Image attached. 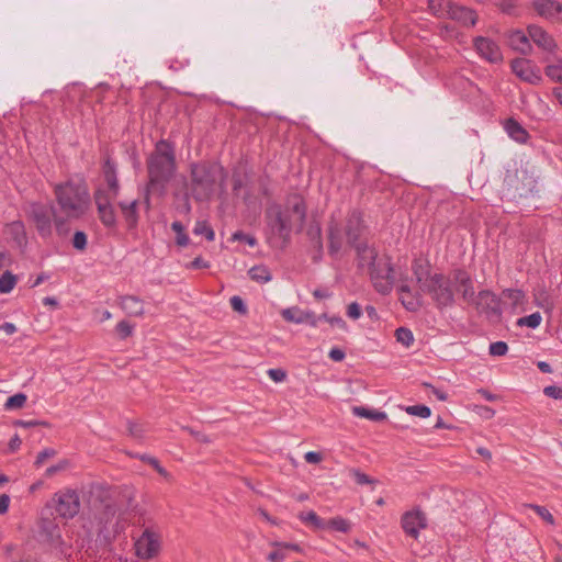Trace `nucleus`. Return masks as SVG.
I'll return each instance as SVG.
<instances>
[{"label": "nucleus", "instance_id": "nucleus-1", "mask_svg": "<svg viewBox=\"0 0 562 562\" xmlns=\"http://www.w3.org/2000/svg\"><path fill=\"white\" fill-rule=\"evenodd\" d=\"M413 273L419 290L428 293L438 307H447L453 303L452 284L451 280L440 273H430V267L427 261L417 259L412 266Z\"/></svg>", "mask_w": 562, "mask_h": 562}, {"label": "nucleus", "instance_id": "nucleus-2", "mask_svg": "<svg viewBox=\"0 0 562 562\" xmlns=\"http://www.w3.org/2000/svg\"><path fill=\"white\" fill-rule=\"evenodd\" d=\"M149 187L165 189L176 172V156L172 145L167 140H159L155 150L147 160Z\"/></svg>", "mask_w": 562, "mask_h": 562}, {"label": "nucleus", "instance_id": "nucleus-3", "mask_svg": "<svg viewBox=\"0 0 562 562\" xmlns=\"http://www.w3.org/2000/svg\"><path fill=\"white\" fill-rule=\"evenodd\" d=\"M58 206L66 220H76L87 213L90 195L83 182L68 181L55 187Z\"/></svg>", "mask_w": 562, "mask_h": 562}, {"label": "nucleus", "instance_id": "nucleus-4", "mask_svg": "<svg viewBox=\"0 0 562 562\" xmlns=\"http://www.w3.org/2000/svg\"><path fill=\"white\" fill-rule=\"evenodd\" d=\"M269 225L280 237L288 239L294 223L302 224L306 216V207L302 196L292 195L288 199L284 209L272 205L267 211Z\"/></svg>", "mask_w": 562, "mask_h": 562}, {"label": "nucleus", "instance_id": "nucleus-5", "mask_svg": "<svg viewBox=\"0 0 562 562\" xmlns=\"http://www.w3.org/2000/svg\"><path fill=\"white\" fill-rule=\"evenodd\" d=\"M363 229V221L361 213L352 211L346 218V223L341 224L334 217L331 218L328 227V250L331 256H337L342 249L344 236H346L348 244L353 245Z\"/></svg>", "mask_w": 562, "mask_h": 562}, {"label": "nucleus", "instance_id": "nucleus-6", "mask_svg": "<svg viewBox=\"0 0 562 562\" xmlns=\"http://www.w3.org/2000/svg\"><path fill=\"white\" fill-rule=\"evenodd\" d=\"M191 191L196 200H209L215 191L221 168L209 162L191 165Z\"/></svg>", "mask_w": 562, "mask_h": 562}, {"label": "nucleus", "instance_id": "nucleus-7", "mask_svg": "<svg viewBox=\"0 0 562 562\" xmlns=\"http://www.w3.org/2000/svg\"><path fill=\"white\" fill-rule=\"evenodd\" d=\"M133 550L142 561H151L160 557L164 550V536L156 526H146L138 536L133 537Z\"/></svg>", "mask_w": 562, "mask_h": 562}, {"label": "nucleus", "instance_id": "nucleus-8", "mask_svg": "<svg viewBox=\"0 0 562 562\" xmlns=\"http://www.w3.org/2000/svg\"><path fill=\"white\" fill-rule=\"evenodd\" d=\"M368 272L370 274L371 282L378 292L387 294L392 291L394 285V270L389 256H380L375 266Z\"/></svg>", "mask_w": 562, "mask_h": 562}, {"label": "nucleus", "instance_id": "nucleus-9", "mask_svg": "<svg viewBox=\"0 0 562 562\" xmlns=\"http://www.w3.org/2000/svg\"><path fill=\"white\" fill-rule=\"evenodd\" d=\"M52 503L57 515L65 519L74 518L80 512V497L76 490L64 488L56 492Z\"/></svg>", "mask_w": 562, "mask_h": 562}, {"label": "nucleus", "instance_id": "nucleus-10", "mask_svg": "<svg viewBox=\"0 0 562 562\" xmlns=\"http://www.w3.org/2000/svg\"><path fill=\"white\" fill-rule=\"evenodd\" d=\"M55 218V225L58 231L61 229L64 225V220L58 217L55 213L53 207L41 205V204H33L31 206V218L38 232V234L42 237H48L52 234V217Z\"/></svg>", "mask_w": 562, "mask_h": 562}, {"label": "nucleus", "instance_id": "nucleus-11", "mask_svg": "<svg viewBox=\"0 0 562 562\" xmlns=\"http://www.w3.org/2000/svg\"><path fill=\"white\" fill-rule=\"evenodd\" d=\"M401 526L407 536L417 539L419 532L427 527L426 515L419 508L408 510L402 515Z\"/></svg>", "mask_w": 562, "mask_h": 562}, {"label": "nucleus", "instance_id": "nucleus-12", "mask_svg": "<svg viewBox=\"0 0 562 562\" xmlns=\"http://www.w3.org/2000/svg\"><path fill=\"white\" fill-rule=\"evenodd\" d=\"M513 72L521 80L539 85L542 81L540 69L529 59L516 58L512 61Z\"/></svg>", "mask_w": 562, "mask_h": 562}, {"label": "nucleus", "instance_id": "nucleus-13", "mask_svg": "<svg viewBox=\"0 0 562 562\" xmlns=\"http://www.w3.org/2000/svg\"><path fill=\"white\" fill-rule=\"evenodd\" d=\"M473 46L480 57L486 61L491 64H498L503 61V53L497 43L492 38L477 36L473 38Z\"/></svg>", "mask_w": 562, "mask_h": 562}, {"label": "nucleus", "instance_id": "nucleus-14", "mask_svg": "<svg viewBox=\"0 0 562 562\" xmlns=\"http://www.w3.org/2000/svg\"><path fill=\"white\" fill-rule=\"evenodd\" d=\"M110 199H112L111 195L104 194L102 190H98L94 193V201L97 204L99 218L108 227L113 226L116 222Z\"/></svg>", "mask_w": 562, "mask_h": 562}, {"label": "nucleus", "instance_id": "nucleus-15", "mask_svg": "<svg viewBox=\"0 0 562 562\" xmlns=\"http://www.w3.org/2000/svg\"><path fill=\"white\" fill-rule=\"evenodd\" d=\"M528 35L530 40L543 52L554 53L558 48V45L554 38L544 31L541 26L538 25H529L527 27Z\"/></svg>", "mask_w": 562, "mask_h": 562}, {"label": "nucleus", "instance_id": "nucleus-16", "mask_svg": "<svg viewBox=\"0 0 562 562\" xmlns=\"http://www.w3.org/2000/svg\"><path fill=\"white\" fill-rule=\"evenodd\" d=\"M532 8L543 19L562 21V3L552 0H533Z\"/></svg>", "mask_w": 562, "mask_h": 562}, {"label": "nucleus", "instance_id": "nucleus-17", "mask_svg": "<svg viewBox=\"0 0 562 562\" xmlns=\"http://www.w3.org/2000/svg\"><path fill=\"white\" fill-rule=\"evenodd\" d=\"M473 305L480 313L498 314L501 312V303L498 297L491 291H481L473 302Z\"/></svg>", "mask_w": 562, "mask_h": 562}, {"label": "nucleus", "instance_id": "nucleus-18", "mask_svg": "<svg viewBox=\"0 0 562 562\" xmlns=\"http://www.w3.org/2000/svg\"><path fill=\"white\" fill-rule=\"evenodd\" d=\"M102 172L109 188V195H111V198H116L119 194L120 184L116 176V165L111 160L110 157L104 159Z\"/></svg>", "mask_w": 562, "mask_h": 562}, {"label": "nucleus", "instance_id": "nucleus-19", "mask_svg": "<svg viewBox=\"0 0 562 562\" xmlns=\"http://www.w3.org/2000/svg\"><path fill=\"white\" fill-rule=\"evenodd\" d=\"M529 40V35L520 30L510 31L507 35L508 45L524 55L530 54L532 50Z\"/></svg>", "mask_w": 562, "mask_h": 562}, {"label": "nucleus", "instance_id": "nucleus-20", "mask_svg": "<svg viewBox=\"0 0 562 562\" xmlns=\"http://www.w3.org/2000/svg\"><path fill=\"white\" fill-rule=\"evenodd\" d=\"M448 19L457 21L464 26H473L476 23L477 15L473 10L453 3Z\"/></svg>", "mask_w": 562, "mask_h": 562}, {"label": "nucleus", "instance_id": "nucleus-21", "mask_svg": "<svg viewBox=\"0 0 562 562\" xmlns=\"http://www.w3.org/2000/svg\"><path fill=\"white\" fill-rule=\"evenodd\" d=\"M398 291L400 300L407 311L416 312L422 307L420 294H413L405 281L398 286Z\"/></svg>", "mask_w": 562, "mask_h": 562}, {"label": "nucleus", "instance_id": "nucleus-22", "mask_svg": "<svg viewBox=\"0 0 562 562\" xmlns=\"http://www.w3.org/2000/svg\"><path fill=\"white\" fill-rule=\"evenodd\" d=\"M358 265L360 268H367L368 271L375 266L380 259L374 248L369 247L366 244L357 245Z\"/></svg>", "mask_w": 562, "mask_h": 562}, {"label": "nucleus", "instance_id": "nucleus-23", "mask_svg": "<svg viewBox=\"0 0 562 562\" xmlns=\"http://www.w3.org/2000/svg\"><path fill=\"white\" fill-rule=\"evenodd\" d=\"M454 283L459 285V290L462 292L463 299L473 304L475 300L474 290L472 286V281L467 272L462 270H458L453 274Z\"/></svg>", "mask_w": 562, "mask_h": 562}, {"label": "nucleus", "instance_id": "nucleus-24", "mask_svg": "<svg viewBox=\"0 0 562 562\" xmlns=\"http://www.w3.org/2000/svg\"><path fill=\"white\" fill-rule=\"evenodd\" d=\"M120 305L124 312L131 316H142L144 314V304L140 299L134 295H125L120 300Z\"/></svg>", "mask_w": 562, "mask_h": 562}, {"label": "nucleus", "instance_id": "nucleus-25", "mask_svg": "<svg viewBox=\"0 0 562 562\" xmlns=\"http://www.w3.org/2000/svg\"><path fill=\"white\" fill-rule=\"evenodd\" d=\"M120 207H121L122 214L124 216V220L127 223V226L130 228L136 227L137 222H138L137 201L134 200L130 203L121 202Z\"/></svg>", "mask_w": 562, "mask_h": 562}, {"label": "nucleus", "instance_id": "nucleus-26", "mask_svg": "<svg viewBox=\"0 0 562 562\" xmlns=\"http://www.w3.org/2000/svg\"><path fill=\"white\" fill-rule=\"evenodd\" d=\"M507 134L518 143H526L529 135L528 132L515 120H508L505 124Z\"/></svg>", "mask_w": 562, "mask_h": 562}, {"label": "nucleus", "instance_id": "nucleus-27", "mask_svg": "<svg viewBox=\"0 0 562 562\" xmlns=\"http://www.w3.org/2000/svg\"><path fill=\"white\" fill-rule=\"evenodd\" d=\"M352 413L357 417L367 418L373 422H383L387 419L386 413L376 409H371L364 406L352 407Z\"/></svg>", "mask_w": 562, "mask_h": 562}, {"label": "nucleus", "instance_id": "nucleus-28", "mask_svg": "<svg viewBox=\"0 0 562 562\" xmlns=\"http://www.w3.org/2000/svg\"><path fill=\"white\" fill-rule=\"evenodd\" d=\"M452 4L450 0H428L430 12L438 18H448Z\"/></svg>", "mask_w": 562, "mask_h": 562}, {"label": "nucleus", "instance_id": "nucleus-29", "mask_svg": "<svg viewBox=\"0 0 562 562\" xmlns=\"http://www.w3.org/2000/svg\"><path fill=\"white\" fill-rule=\"evenodd\" d=\"M544 74L552 81L562 85V59L557 58L551 63H548L544 67Z\"/></svg>", "mask_w": 562, "mask_h": 562}, {"label": "nucleus", "instance_id": "nucleus-30", "mask_svg": "<svg viewBox=\"0 0 562 562\" xmlns=\"http://www.w3.org/2000/svg\"><path fill=\"white\" fill-rule=\"evenodd\" d=\"M521 508H530L532 509L541 519H543L548 525L550 526H554L555 525V519L553 517V515L549 512V509L544 506H540V505H537V504H529V503H525V504H521Z\"/></svg>", "mask_w": 562, "mask_h": 562}, {"label": "nucleus", "instance_id": "nucleus-31", "mask_svg": "<svg viewBox=\"0 0 562 562\" xmlns=\"http://www.w3.org/2000/svg\"><path fill=\"white\" fill-rule=\"evenodd\" d=\"M299 519L302 522L312 525L315 529L326 528V521H324L314 510L300 513Z\"/></svg>", "mask_w": 562, "mask_h": 562}, {"label": "nucleus", "instance_id": "nucleus-32", "mask_svg": "<svg viewBox=\"0 0 562 562\" xmlns=\"http://www.w3.org/2000/svg\"><path fill=\"white\" fill-rule=\"evenodd\" d=\"M326 528L333 529L342 533H348L351 530V522L340 516H336L326 521Z\"/></svg>", "mask_w": 562, "mask_h": 562}, {"label": "nucleus", "instance_id": "nucleus-33", "mask_svg": "<svg viewBox=\"0 0 562 562\" xmlns=\"http://www.w3.org/2000/svg\"><path fill=\"white\" fill-rule=\"evenodd\" d=\"M249 277L251 280L257 281L259 283H266L271 280V273L266 266H255L249 270Z\"/></svg>", "mask_w": 562, "mask_h": 562}, {"label": "nucleus", "instance_id": "nucleus-34", "mask_svg": "<svg viewBox=\"0 0 562 562\" xmlns=\"http://www.w3.org/2000/svg\"><path fill=\"white\" fill-rule=\"evenodd\" d=\"M193 234L196 236H204L209 241H212L215 238V233L206 221H198L194 225Z\"/></svg>", "mask_w": 562, "mask_h": 562}, {"label": "nucleus", "instance_id": "nucleus-35", "mask_svg": "<svg viewBox=\"0 0 562 562\" xmlns=\"http://www.w3.org/2000/svg\"><path fill=\"white\" fill-rule=\"evenodd\" d=\"M171 229L176 233V244L179 246V247H187L190 243V238L188 236V234L186 233L184 231V226L176 221L171 224Z\"/></svg>", "mask_w": 562, "mask_h": 562}, {"label": "nucleus", "instance_id": "nucleus-36", "mask_svg": "<svg viewBox=\"0 0 562 562\" xmlns=\"http://www.w3.org/2000/svg\"><path fill=\"white\" fill-rule=\"evenodd\" d=\"M16 283V277L10 271H5L0 277V293H9L13 290Z\"/></svg>", "mask_w": 562, "mask_h": 562}, {"label": "nucleus", "instance_id": "nucleus-37", "mask_svg": "<svg viewBox=\"0 0 562 562\" xmlns=\"http://www.w3.org/2000/svg\"><path fill=\"white\" fill-rule=\"evenodd\" d=\"M396 340L405 347H411L414 342V335L411 329L400 327L395 331Z\"/></svg>", "mask_w": 562, "mask_h": 562}, {"label": "nucleus", "instance_id": "nucleus-38", "mask_svg": "<svg viewBox=\"0 0 562 562\" xmlns=\"http://www.w3.org/2000/svg\"><path fill=\"white\" fill-rule=\"evenodd\" d=\"M26 400H27V397L24 393H16L7 400L4 407H5V409L22 408L25 405Z\"/></svg>", "mask_w": 562, "mask_h": 562}, {"label": "nucleus", "instance_id": "nucleus-39", "mask_svg": "<svg viewBox=\"0 0 562 562\" xmlns=\"http://www.w3.org/2000/svg\"><path fill=\"white\" fill-rule=\"evenodd\" d=\"M542 321V316L539 312L532 313L528 316L521 317L517 321L518 326H527L530 328H537Z\"/></svg>", "mask_w": 562, "mask_h": 562}, {"label": "nucleus", "instance_id": "nucleus-40", "mask_svg": "<svg viewBox=\"0 0 562 562\" xmlns=\"http://www.w3.org/2000/svg\"><path fill=\"white\" fill-rule=\"evenodd\" d=\"M404 411L412 416L420 418H428L431 415V409L426 405H411L406 406Z\"/></svg>", "mask_w": 562, "mask_h": 562}, {"label": "nucleus", "instance_id": "nucleus-41", "mask_svg": "<svg viewBox=\"0 0 562 562\" xmlns=\"http://www.w3.org/2000/svg\"><path fill=\"white\" fill-rule=\"evenodd\" d=\"M140 460L149 463L161 476H164L166 479L170 477V474L167 472V470L165 468H162L159 464V461L156 458L150 457V456H142Z\"/></svg>", "mask_w": 562, "mask_h": 562}, {"label": "nucleus", "instance_id": "nucleus-42", "mask_svg": "<svg viewBox=\"0 0 562 562\" xmlns=\"http://www.w3.org/2000/svg\"><path fill=\"white\" fill-rule=\"evenodd\" d=\"M134 327L126 321H121L116 325V331L121 339L132 336Z\"/></svg>", "mask_w": 562, "mask_h": 562}, {"label": "nucleus", "instance_id": "nucleus-43", "mask_svg": "<svg viewBox=\"0 0 562 562\" xmlns=\"http://www.w3.org/2000/svg\"><path fill=\"white\" fill-rule=\"evenodd\" d=\"M69 467L68 460H60L58 463L46 469L45 475L47 477L54 476L56 473L66 470Z\"/></svg>", "mask_w": 562, "mask_h": 562}, {"label": "nucleus", "instance_id": "nucleus-44", "mask_svg": "<svg viewBox=\"0 0 562 562\" xmlns=\"http://www.w3.org/2000/svg\"><path fill=\"white\" fill-rule=\"evenodd\" d=\"M508 350V346L504 341H496L490 345V353L492 356H504Z\"/></svg>", "mask_w": 562, "mask_h": 562}, {"label": "nucleus", "instance_id": "nucleus-45", "mask_svg": "<svg viewBox=\"0 0 562 562\" xmlns=\"http://www.w3.org/2000/svg\"><path fill=\"white\" fill-rule=\"evenodd\" d=\"M229 302H231L232 308L235 312H237L241 315H245L247 313V306L240 296L235 295V296L231 297Z\"/></svg>", "mask_w": 562, "mask_h": 562}, {"label": "nucleus", "instance_id": "nucleus-46", "mask_svg": "<svg viewBox=\"0 0 562 562\" xmlns=\"http://www.w3.org/2000/svg\"><path fill=\"white\" fill-rule=\"evenodd\" d=\"M10 231L16 236L19 243L25 238L24 225L21 222H13L9 225Z\"/></svg>", "mask_w": 562, "mask_h": 562}, {"label": "nucleus", "instance_id": "nucleus-47", "mask_svg": "<svg viewBox=\"0 0 562 562\" xmlns=\"http://www.w3.org/2000/svg\"><path fill=\"white\" fill-rule=\"evenodd\" d=\"M72 245L78 250H83L87 246V236L83 232H76L72 238Z\"/></svg>", "mask_w": 562, "mask_h": 562}, {"label": "nucleus", "instance_id": "nucleus-48", "mask_svg": "<svg viewBox=\"0 0 562 562\" xmlns=\"http://www.w3.org/2000/svg\"><path fill=\"white\" fill-rule=\"evenodd\" d=\"M56 454V451L52 448H46L42 450L34 462L36 467H41L47 459L53 458Z\"/></svg>", "mask_w": 562, "mask_h": 562}, {"label": "nucleus", "instance_id": "nucleus-49", "mask_svg": "<svg viewBox=\"0 0 562 562\" xmlns=\"http://www.w3.org/2000/svg\"><path fill=\"white\" fill-rule=\"evenodd\" d=\"M312 240L315 241L317 249L321 251L323 249L322 244V231L319 226L311 227L307 232Z\"/></svg>", "mask_w": 562, "mask_h": 562}, {"label": "nucleus", "instance_id": "nucleus-50", "mask_svg": "<svg viewBox=\"0 0 562 562\" xmlns=\"http://www.w3.org/2000/svg\"><path fill=\"white\" fill-rule=\"evenodd\" d=\"M267 373L276 383L283 382L286 379V372L283 369H269Z\"/></svg>", "mask_w": 562, "mask_h": 562}, {"label": "nucleus", "instance_id": "nucleus-51", "mask_svg": "<svg viewBox=\"0 0 562 562\" xmlns=\"http://www.w3.org/2000/svg\"><path fill=\"white\" fill-rule=\"evenodd\" d=\"M543 393L554 400H562V387L555 385L546 386Z\"/></svg>", "mask_w": 562, "mask_h": 562}, {"label": "nucleus", "instance_id": "nucleus-52", "mask_svg": "<svg viewBox=\"0 0 562 562\" xmlns=\"http://www.w3.org/2000/svg\"><path fill=\"white\" fill-rule=\"evenodd\" d=\"M504 294L516 304L521 302L524 299V292L521 290L508 289L504 292Z\"/></svg>", "mask_w": 562, "mask_h": 562}, {"label": "nucleus", "instance_id": "nucleus-53", "mask_svg": "<svg viewBox=\"0 0 562 562\" xmlns=\"http://www.w3.org/2000/svg\"><path fill=\"white\" fill-rule=\"evenodd\" d=\"M233 239L234 240H244V241H246L251 247H254L257 244V240H256V238L254 236L246 235V234H244L240 231L235 232L233 234Z\"/></svg>", "mask_w": 562, "mask_h": 562}, {"label": "nucleus", "instance_id": "nucleus-54", "mask_svg": "<svg viewBox=\"0 0 562 562\" xmlns=\"http://www.w3.org/2000/svg\"><path fill=\"white\" fill-rule=\"evenodd\" d=\"M322 317L324 319H326L331 326H337V327H339V328H341L344 330L347 329L346 322L341 317H339V316L330 317V316H327L326 314H324Z\"/></svg>", "mask_w": 562, "mask_h": 562}, {"label": "nucleus", "instance_id": "nucleus-55", "mask_svg": "<svg viewBox=\"0 0 562 562\" xmlns=\"http://www.w3.org/2000/svg\"><path fill=\"white\" fill-rule=\"evenodd\" d=\"M347 315L352 319H358L361 316L360 305L356 302H352L347 307Z\"/></svg>", "mask_w": 562, "mask_h": 562}, {"label": "nucleus", "instance_id": "nucleus-56", "mask_svg": "<svg viewBox=\"0 0 562 562\" xmlns=\"http://www.w3.org/2000/svg\"><path fill=\"white\" fill-rule=\"evenodd\" d=\"M297 311L296 310H293V308H286V310H283L282 311V316L285 321L288 322H293V323H302L303 322V318L302 317H296L294 314L296 313Z\"/></svg>", "mask_w": 562, "mask_h": 562}, {"label": "nucleus", "instance_id": "nucleus-57", "mask_svg": "<svg viewBox=\"0 0 562 562\" xmlns=\"http://www.w3.org/2000/svg\"><path fill=\"white\" fill-rule=\"evenodd\" d=\"M476 413L486 419L493 418L495 415V411L492 407L485 405L476 406Z\"/></svg>", "mask_w": 562, "mask_h": 562}, {"label": "nucleus", "instance_id": "nucleus-58", "mask_svg": "<svg viewBox=\"0 0 562 562\" xmlns=\"http://www.w3.org/2000/svg\"><path fill=\"white\" fill-rule=\"evenodd\" d=\"M209 267V262L203 260L201 257H196L193 261L187 265L188 269H206Z\"/></svg>", "mask_w": 562, "mask_h": 562}, {"label": "nucleus", "instance_id": "nucleus-59", "mask_svg": "<svg viewBox=\"0 0 562 562\" xmlns=\"http://www.w3.org/2000/svg\"><path fill=\"white\" fill-rule=\"evenodd\" d=\"M304 459L307 463L316 464L322 461V454L316 451H308L305 453Z\"/></svg>", "mask_w": 562, "mask_h": 562}, {"label": "nucleus", "instance_id": "nucleus-60", "mask_svg": "<svg viewBox=\"0 0 562 562\" xmlns=\"http://www.w3.org/2000/svg\"><path fill=\"white\" fill-rule=\"evenodd\" d=\"M285 559V554L282 551V548H277L276 551H272L268 554V560L271 562H281Z\"/></svg>", "mask_w": 562, "mask_h": 562}, {"label": "nucleus", "instance_id": "nucleus-61", "mask_svg": "<svg viewBox=\"0 0 562 562\" xmlns=\"http://www.w3.org/2000/svg\"><path fill=\"white\" fill-rule=\"evenodd\" d=\"M353 476L356 482L360 485L372 483V480L367 474L358 470H353Z\"/></svg>", "mask_w": 562, "mask_h": 562}, {"label": "nucleus", "instance_id": "nucleus-62", "mask_svg": "<svg viewBox=\"0 0 562 562\" xmlns=\"http://www.w3.org/2000/svg\"><path fill=\"white\" fill-rule=\"evenodd\" d=\"M329 358L336 362L342 361L345 359V352L339 348H333L329 351Z\"/></svg>", "mask_w": 562, "mask_h": 562}, {"label": "nucleus", "instance_id": "nucleus-63", "mask_svg": "<svg viewBox=\"0 0 562 562\" xmlns=\"http://www.w3.org/2000/svg\"><path fill=\"white\" fill-rule=\"evenodd\" d=\"M271 546L276 548H282V549H290L294 550L296 552H301V547L295 543H288V542H272Z\"/></svg>", "mask_w": 562, "mask_h": 562}, {"label": "nucleus", "instance_id": "nucleus-64", "mask_svg": "<svg viewBox=\"0 0 562 562\" xmlns=\"http://www.w3.org/2000/svg\"><path fill=\"white\" fill-rule=\"evenodd\" d=\"M10 505V497L7 494L0 495V515L8 512Z\"/></svg>", "mask_w": 562, "mask_h": 562}]
</instances>
